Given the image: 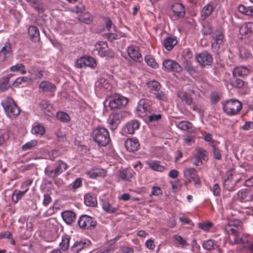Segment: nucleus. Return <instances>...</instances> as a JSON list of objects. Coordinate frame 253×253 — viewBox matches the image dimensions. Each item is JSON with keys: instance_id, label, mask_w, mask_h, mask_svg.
Listing matches in <instances>:
<instances>
[{"instance_id": "57", "label": "nucleus", "mask_w": 253, "mask_h": 253, "mask_svg": "<svg viewBox=\"0 0 253 253\" xmlns=\"http://www.w3.org/2000/svg\"><path fill=\"white\" fill-rule=\"evenodd\" d=\"M154 95L155 97L158 100L165 101L167 99V95L163 91L154 92Z\"/></svg>"}, {"instance_id": "52", "label": "nucleus", "mask_w": 253, "mask_h": 253, "mask_svg": "<svg viewBox=\"0 0 253 253\" xmlns=\"http://www.w3.org/2000/svg\"><path fill=\"white\" fill-rule=\"evenodd\" d=\"M33 79L27 77H22L17 78L14 82V84L16 86L21 84L23 82H32Z\"/></svg>"}, {"instance_id": "48", "label": "nucleus", "mask_w": 253, "mask_h": 253, "mask_svg": "<svg viewBox=\"0 0 253 253\" xmlns=\"http://www.w3.org/2000/svg\"><path fill=\"white\" fill-rule=\"evenodd\" d=\"M57 118L63 122H67L70 121V117L66 113L58 112L56 113Z\"/></svg>"}, {"instance_id": "31", "label": "nucleus", "mask_w": 253, "mask_h": 253, "mask_svg": "<svg viewBox=\"0 0 253 253\" xmlns=\"http://www.w3.org/2000/svg\"><path fill=\"white\" fill-rule=\"evenodd\" d=\"M214 7L211 3L206 5L201 11V18L203 20L206 19L210 16L213 11Z\"/></svg>"}, {"instance_id": "32", "label": "nucleus", "mask_w": 253, "mask_h": 253, "mask_svg": "<svg viewBox=\"0 0 253 253\" xmlns=\"http://www.w3.org/2000/svg\"><path fill=\"white\" fill-rule=\"evenodd\" d=\"M250 72V70L244 66H240L235 68L233 71V75L234 77H244L247 76Z\"/></svg>"}, {"instance_id": "60", "label": "nucleus", "mask_w": 253, "mask_h": 253, "mask_svg": "<svg viewBox=\"0 0 253 253\" xmlns=\"http://www.w3.org/2000/svg\"><path fill=\"white\" fill-rule=\"evenodd\" d=\"M73 11L74 12L77 13H83L85 11V7L84 5L82 4H80L78 5L75 6L73 9Z\"/></svg>"}, {"instance_id": "41", "label": "nucleus", "mask_w": 253, "mask_h": 253, "mask_svg": "<svg viewBox=\"0 0 253 253\" xmlns=\"http://www.w3.org/2000/svg\"><path fill=\"white\" fill-rule=\"evenodd\" d=\"M230 84L232 86L238 88H240L243 87L244 85V82L237 77H234V78L230 80Z\"/></svg>"}, {"instance_id": "13", "label": "nucleus", "mask_w": 253, "mask_h": 253, "mask_svg": "<svg viewBox=\"0 0 253 253\" xmlns=\"http://www.w3.org/2000/svg\"><path fill=\"white\" fill-rule=\"evenodd\" d=\"M184 175L189 181H194L196 188H198L197 186L201 184V181L197 177V171L195 169L191 168L185 169L184 170Z\"/></svg>"}, {"instance_id": "29", "label": "nucleus", "mask_w": 253, "mask_h": 253, "mask_svg": "<svg viewBox=\"0 0 253 253\" xmlns=\"http://www.w3.org/2000/svg\"><path fill=\"white\" fill-rule=\"evenodd\" d=\"M177 40L174 37H168L163 41V45L168 50H171L174 46L177 44Z\"/></svg>"}, {"instance_id": "62", "label": "nucleus", "mask_w": 253, "mask_h": 253, "mask_svg": "<svg viewBox=\"0 0 253 253\" xmlns=\"http://www.w3.org/2000/svg\"><path fill=\"white\" fill-rule=\"evenodd\" d=\"M185 69L191 76L195 75L196 73V69H195V68L191 64H187L186 65V66L185 67Z\"/></svg>"}, {"instance_id": "19", "label": "nucleus", "mask_w": 253, "mask_h": 253, "mask_svg": "<svg viewBox=\"0 0 253 253\" xmlns=\"http://www.w3.org/2000/svg\"><path fill=\"white\" fill-rule=\"evenodd\" d=\"M238 197L242 202H248L253 200V191H239Z\"/></svg>"}, {"instance_id": "43", "label": "nucleus", "mask_w": 253, "mask_h": 253, "mask_svg": "<svg viewBox=\"0 0 253 253\" xmlns=\"http://www.w3.org/2000/svg\"><path fill=\"white\" fill-rule=\"evenodd\" d=\"M25 66L22 63H18L14 66L10 67V70L12 72H20L22 74H25L26 73V71L25 70Z\"/></svg>"}, {"instance_id": "61", "label": "nucleus", "mask_w": 253, "mask_h": 253, "mask_svg": "<svg viewBox=\"0 0 253 253\" xmlns=\"http://www.w3.org/2000/svg\"><path fill=\"white\" fill-rule=\"evenodd\" d=\"M173 238L178 242L179 244L182 246H186L187 243L185 239H184L181 236L175 235L173 236Z\"/></svg>"}, {"instance_id": "56", "label": "nucleus", "mask_w": 253, "mask_h": 253, "mask_svg": "<svg viewBox=\"0 0 253 253\" xmlns=\"http://www.w3.org/2000/svg\"><path fill=\"white\" fill-rule=\"evenodd\" d=\"M21 187L25 190H29L30 188H34V184L33 183V180L28 179L24 181L21 186Z\"/></svg>"}, {"instance_id": "23", "label": "nucleus", "mask_w": 253, "mask_h": 253, "mask_svg": "<svg viewBox=\"0 0 253 253\" xmlns=\"http://www.w3.org/2000/svg\"><path fill=\"white\" fill-rule=\"evenodd\" d=\"M133 172L132 170L125 169H120L117 174L119 179L124 180H129L133 176Z\"/></svg>"}, {"instance_id": "58", "label": "nucleus", "mask_w": 253, "mask_h": 253, "mask_svg": "<svg viewBox=\"0 0 253 253\" xmlns=\"http://www.w3.org/2000/svg\"><path fill=\"white\" fill-rule=\"evenodd\" d=\"M162 118V115L160 114H155L151 113L148 116L149 121L150 122H157L160 120Z\"/></svg>"}, {"instance_id": "55", "label": "nucleus", "mask_w": 253, "mask_h": 253, "mask_svg": "<svg viewBox=\"0 0 253 253\" xmlns=\"http://www.w3.org/2000/svg\"><path fill=\"white\" fill-rule=\"evenodd\" d=\"M31 6L35 8L39 12H42L44 11L43 5L40 1L35 0Z\"/></svg>"}, {"instance_id": "35", "label": "nucleus", "mask_w": 253, "mask_h": 253, "mask_svg": "<svg viewBox=\"0 0 253 253\" xmlns=\"http://www.w3.org/2000/svg\"><path fill=\"white\" fill-rule=\"evenodd\" d=\"M147 86L149 88L150 92L153 91H159L161 87V85L159 82L153 80L147 83Z\"/></svg>"}, {"instance_id": "3", "label": "nucleus", "mask_w": 253, "mask_h": 253, "mask_svg": "<svg viewBox=\"0 0 253 253\" xmlns=\"http://www.w3.org/2000/svg\"><path fill=\"white\" fill-rule=\"evenodd\" d=\"M241 102L236 99L227 101L223 105V109L224 112L229 115H234L238 113L242 109Z\"/></svg>"}, {"instance_id": "34", "label": "nucleus", "mask_w": 253, "mask_h": 253, "mask_svg": "<svg viewBox=\"0 0 253 253\" xmlns=\"http://www.w3.org/2000/svg\"><path fill=\"white\" fill-rule=\"evenodd\" d=\"M96 85L101 88L105 89H109L111 85L108 81L104 78H100L96 83Z\"/></svg>"}, {"instance_id": "24", "label": "nucleus", "mask_w": 253, "mask_h": 253, "mask_svg": "<svg viewBox=\"0 0 253 253\" xmlns=\"http://www.w3.org/2000/svg\"><path fill=\"white\" fill-rule=\"evenodd\" d=\"M87 242L84 241H76L71 248V251L73 253H79L83 249L88 246Z\"/></svg>"}, {"instance_id": "40", "label": "nucleus", "mask_w": 253, "mask_h": 253, "mask_svg": "<svg viewBox=\"0 0 253 253\" xmlns=\"http://www.w3.org/2000/svg\"><path fill=\"white\" fill-rule=\"evenodd\" d=\"M203 247L205 250L210 251L216 249L218 246L214 244L212 240L210 239L203 243Z\"/></svg>"}, {"instance_id": "21", "label": "nucleus", "mask_w": 253, "mask_h": 253, "mask_svg": "<svg viewBox=\"0 0 253 253\" xmlns=\"http://www.w3.org/2000/svg\"><path fill=\"white\" fill-rule=\"evenodd\" d=\"M125 146L128 151L134 152L139 147V143L137 139H127L125 142Z\"/></svg>"}, {"instance_id": "6", "label": "nucleus", "mask_w": 253, "mask_h": 253, "mask_svg": "<svg viewBox=\"0 0 253 253\" xmlns=\"http://www.w3.org/2000/svg\"><path fill=\"white\" fill-rule=\"evenodd\" d=\"M54 169L50 170L46 168L44 170L45 174L51 178H54L62 173L68 168L67 164L61 160H58L55 163Z\"/></svg>"}, {"instance_id": "38", "label": "nucleus", "mask_w": 253, "mask_h": 253, "mask_svg": "<svg viewBox=\"0 0 253 253\" xmlns=\"http://www.w3.org/2000/svg\"><path fill=\"white\" fill-rule=\"evenodd\" d=\"M69 242L70 237L68 235H65L62 237V241L59 246L63 251H66L69 249Z\"/></svg>"}, {"instance_id": "36", "label": "nucleus", "mask_w": 253, "mask_h": 253, "mask_svg": "<svg viewBox=\"0 0 253 253\" xmlns=\"http://www.w3.org/2000/svg\"><path fill=\"white\" fill-rule=\"evenodd\" d=\"M93 18V16L88 12L84 13L82 16L78 17V19L80 21L86 24H90L92 22Z\"/></svg>"}, {"instance_id": "42", "label": "nucleus", "mask_w": 253, "mask_h": 253, "mask_svg": "<svg viewBox=\"0 0 253 253\" xmlns=\"http://www.w3.org/2000/svg\"><path fill=\"white\" fill-rule=\"evenodd\" d=\"M145 61L147 65L154 68H157L159 67L158 64L156 62L155 59L151 55H147L145 57Z\"/></svg>"}, {"instance_id": "15", "label": "nucleus", "mask_w": 253, "mask_h": 253, "mask_svg": "<svg viewBox=\"0 0 253 253\" xmlns=\"http://www.w3.org/2000/svg\"><path fill=\"white\" fill-rule=\"evenodd\" d=\"M239 32L242 39L250 37L253 32V23L252 22L244 23L240 27Z\"/></svg>"}, {"instance_id": "30", "label": "nucleus", "mask_w": 253, "mask_h": 253, "mask_svg": "<svg viewBox=\"0 0 253 253\" xmlns=\"http://www.w3.org/2000/svg\"><path fill=\"white\" fill-rule=\"evenodd\" d=\"M139 127V123L136 120H131L128 122L126 125V132L130 134L134 133L135 130Z\"/></svg>"}, {"instance_id": "2", "label": "nucleus", "mask_w": 253, "mask_h": 253, "mask_svg": "<svg viewBox=\"0 0 253 253\" xmlns=\"http://www.w3.org/2000/svg\"><path fill=\"white\" fill-rule=\"evenodd\" d=\"M1 104L9 118H15L21 112L20 108L12 98H5L1 101Z\"/></svg>"}, {"instance_id": "46", "label": "nucleus", "mask_w": 253, "mask_h": 253, "mask_svg": "<svg viewBox=\"0 0 253 253\" xmlns=\"http://www.w3.org/2000/svg\"><path fill=\"white\" fill-rule=\"evenodd\" d=\"M193 125L191 123L187 121H181L177 125L179 128L187 130L192 127Z\"/></svg>"}, {"instance_id": "9", "label": "nucleus", "mask_w": 253, "mask_h": 253, "mask_svg": "<svg viewBox=\"0 0 253 253\" xmlns=\"http://www.w3.org/2000/svg\"><path fill=\"white\" fill-rule=\"evenodd\" d=\"M178 97L181 99V101L185 102V103L188 106L193 105L191 108L195 111H199L201 109V106L193 103V98L191 95L188 94L186 92L178 91L177 92Z\"/></svg>"}, {"instance_id": "22", "label": "nucleus", "mask_w": 253, "mask_h": 253, "mask_svg": "<svg viewBox=\"0 0 253 253\" xmlns=\"http://www.w3.org/2000/svg\"><path fill=\"white\" fill-rule=\"evenodd\" d=\"M127 53L128 56L135 61L140 62L143 58L139 52L133 46H129L127 48Z\"/></svg>"}, {"instance_id": "12", "label": "nucleus", "mask_w": 253, "mask_h": 253, "mask_svg": "<svg viewBox=\"0 0 253 253\" xmlns=\"http://www.w3.org/2000/svg\"><path fill=\"white\" fill-rule=\"evenodd\" d=\"M163 65L165 69L171 72L180 73L182 71V67L178 63L171 59H166L163 61Z\"/></svg>"}, {"instance_id": "45", "label": "nucleus", "mask_w": 253, "mask_h": 253, "mask_svg": "<svg viewBox=\"0 0 253 253\" xmlns=\"http://www.w3.org/2000/svg\"><path fill=\"white\" fill-rule=\"evenodd\" d=\"M27 191H18L16 193V191H14V192L12 196V200L14 203H17L18 200L21 199L26 193Z\"/></svg>"}, {"instance_id": "18", "label": "nucleus", "mask_w": 253, "mask_h": 253, "mask_svg": "<svg viewBox=\"0 0 253 253\" xmlns=\"http://www.w3.org/2000/svg\"><path fill=\"white\" fill-rule=\"evenodd\" d=\"M173 16L178 18H181L185 15V8L180 3H175L171 7Z\"/></svg>"}, {"instance_id": "5", "label": "nucleus", "mask_w": 253, "mask_h": 253, "mask_svg": "<svg viewBox=\"0 0 253 253\" xmlns=\"http://www.w3.org/2000/svg\"><path fill=\"white\" fill-rule=\"evenodd\" d=\"M152 104V102L148 99H140L136 108L137 115L140 117H144L151 114Z\"/></svg>"}, {"instance_id": "59", "label": "nucleus", "mask_w": 253, "mask_h": 253, "mask_svg": "<svg viewBox=\"0 0 253 253\" xmlns=\"http://www.w3.org/2000/svg\"><path fill=\"white\" fill-rule=\"evenodd\" d=\"M211 226L212 223L210 221L199 223V227L205 231L208 230Z\"/></svg>"}, {"instance_id": "7", "label": "nucleus", "mask_w": 253, "mask_h": 253, "mask_svg": "<svg viewBox=\"0 0 253 253\" xmlns=\"http://www.w3.org/2000/svg\"><path fill=\"white\" fill-rule=\"evenodd\" d=\"M127 102L126 98L117 94L111 96L109 106L111 110L121 109L126 106Z\"/></svg>"}, {"instance_id": "8", "label": "nucleus", "mask_w": 253, "mask_h": 253, "mask_svg": "<svg viewBox=\"0 0 253 253\" xmlns=\"http://www.w3.org/2000/svg\"><path fill=\"white\" fill-rule=\"evenodd\" d=\"M78 224L81 228L91 229L97 225V222L94 219L87 215H82L78 220Z\"/></svg>"}, {"instance_id": "20", "label": "nucleus", "mask_w": 253, "mask_h": 253, "mask_svg": "<svg viewBox=\"0 0 253 253\" xmlns=\"http://www.w3.org/2000/svg\"><path fill=\"white\" fill-rule=\"evenodd\" d=\"M239 223L238 220H230L225 224L224 229L228 234H235L237 232V225Z\"/></svg>"}, {"instance_id": "11", "label": "nucleus", "mask_w": 253, "mask_h": 253, "mask_svg": "<svg viewBox=\"0 0 253 253\" xmlns=\"http://www.w3.org/2000/svg\"><path fill=\"white\" fill-rule=\"evenodd\" d=\"M196 59L203 67L211 65L213 60L211 55L207 51H203L197 55Z\"/></svg>"}, {"instance_id": "14", "label": "nucleus", "mask_w": 253, "mask_h": 253, "mask_svg": "<svg viewBox=\"0 0 253 253\" xmlns=\"http://www.w3.org/2000/svg\"><path fill=\"white\" fill-rule=\"evenodd\" d=\"M224 37V35L221 30L218 29L216 30L212 36L214 42L212 43V48L216 50H218L221 44L223 42Z\"/></svg>"}, {"instance_id": "63", "label": "nucleus", "mask_w": 253, "mask_h": 253, "mask_svg": "<svg viewBox=\"0 0 253 253\" xmlns=\"http://www.w3.org/2000/svg\"><path fill=\"white\" fill-rule=\"evenodd\" d=\"M206 153V151L203 148H200L197 150V155L196 156L200 159L205 160L207 157Z\"/></svg>"}, {"instance_id": "50", "label": "nucleus", "mask_w": 253, "mask_h": 253, "mask_svg": "<svg viewBox=\"0 0 253 253\" xmlns=\"http://www.w3.org/2000/svg\"><path fill=\"white\" fill-rule=\"evenodd\" d=\"M45 128L42 125H37L35 126L32 129V132L35 134L42 135L45 133Z\"/></svg>"}, {"instance_id": "64", "label": "nucleus", "mask_w": 253, "mask_h": 253, "mask_svg": "<svg viewBox=\"0 0 253 253\" xmlns=\"http://www.w3.org/2000/svg\"><path fill=\"white\" fill-rule=\"evenodd\" d=\"M115 32H110V33L108 34V39L110 41L112 42L114 40L120 38V36Z\"/></svg>"}, {"instance_id": "49", "label": "nucleus", "mask_w": 253, "mask_h": 253, "mask_svg": "<svg viewBox=\"0 0 253 253\" xmlns=\"http://www.w3.org/2000/svg\"><path fill=\"white\" fill-rule=\"evenodd\" d=\"M10 77L7 76L2 78V81L0 84V90L4 91L9 86L8 84Z\"/></svg>"}, {"instance_id": "4", "label": "nucleus", "mask_w": 253, "mask_h": 253, "mask_svg": "<svg viewBox=\"0 0 253 253\" xmlns=\"http://www.w3.org/2000/svg\"><path fill=\"white\" fill-rule=\"evenodd\" d=\"M127 115V112L122 111L111 113L107 120L109 128L112 130L116 129L122 120L126 117Z\"/></svg>"}, {"instance_id": "16", "label": "nucleus", "mask_w": 253, "mask_h": 253, "mask_svg": "<svg viewBox=\"0 0 253 253\" xmlns=\"http://www.w3.org/2000/svg\"><path fill=\"white\" fill-rule=\"evenodd\" d=\"M95 48L100 56L104 57L109 55V51L106 42H98L95 44Z\"/></svg>"}, {"instance_id": "17", "label": "nucleus", "mask_w": 253, "mask_h": 253, "mask_svg": "<svg viewBox=\"0 0 253 253\" xmlns=\"http://www.w3.org/2000/svg\"><path fill=\"white\" fill-rule=\"evenodd\" d=\"M12 54L11 45L6 42L0 51V62H4L7 58Z\"/></svg>"}, {"instance_id": "47", "label": "nucleus", "mask_w": 253, "mask_h": 253, "mask_svg": "<svg viewBox=\"0 0 253 253\" xmlns=\"http://www.w3.org/2000/svg\"><path fill=\"white\" fill-rule=\"evenodd\" d=\"M105 21L106 27L109 32H116V27L109 17H106Z\"/></svg>"}, {"instance_id": "44", "label": "nucleus", "mask_w": 253, "mask_h": 253, "mask_svg": "<svg viewBox=\"0 0 253 253\" xmlns=\"http://www.w3.org/2000/svg\"><path fill=\"white\" fill-rule=\"evenodd\" d=\"M217 144H212L211 149L213 155V157L217 160H221L222 156L220 150L217 147Z\"/></svg>"}, {"instance_id": "28", "label": "nucleus", "mask_w": 253, "mask_h": 253, "mask_svg": "<svg viewBox=\"0 0 253 253\" xmlns=\"http://www.w3.org/2000/svg\"><path fill=\"white\" fill-rule=\"evenodd\" d=\"M28 33L30 39L33 42H39L40 40V33L38 28L31 26L28 29Z\"/></svg>"}, {"instance_id": "33", "label": "nucleus", "mask_w": 253, "mask_h": 253, "mask_svg": "<svg viewBox=\"0 0 253 253\" xmlns=\"http://www.w3.org/2000/svg\"><path fill=\"white\" fill-rule=\"evenodd\" d=\"M103 209L108 213H114L118 210L117 208L113 207L107 201L102 200Z\"/></svg>"}, {"instance_id": "27", "label": "nucleus", "mask_w": 253, "mask_h": 253, "mask_svg": "<svg viewBox=\"0 0 253 253\" xmlns=\"http://www.w3.org/2000/svg\"><path fill=\"white\" fill-rule=\"evenodd\" d=\"M84 202L87 206L95 207L97 204L96 197L94 194L89 193L84 196Z\"/></svg>"}, {"instance_id": "39", "label": "nucleus", "mask_w": 253, "mask_h": 253, "mask_svg": "<svg viewBox=\"0 0 253 253\" xmlns=\"http://www.w3.org/2000/svg\"><path fill=\"white\" fill-rule=\"evenodd\" d=\"M238 10L240 13L245 15L253 16V8L251 6L246 7L243 5H240L238 7Z\"/></svg>"}, {"instance_id": "1", "label": "nucleus", "mask_w": 253, "mask_h": 253, "mask_svg": "<svg viewBox=\"0 0 253 253\" xmlns=\"http://www.w3.org/2000/svg\"><path fill=\"white\" fill-rule=\"evenodd\" d=\"M92 137L100 147L107 146L110 141L109 132L107 128L103 127L94 129L92 132Z\"/></svg>"}, {"instance_id": "54", "label": "nucleus", "mask_w": 253, "mask_h": 253, "mask_svg": "<svg viewBox=\"0 0 253 253\" xmlns=\"http://www.w3.org/2000/svg\"><path fill=\"white\" fill-rule=\"evenodd\" d=\"M37 144V141L36 140H33L28 142L26 144H24L22 146V149L23 151H26L31 149L33 147L35 146Z\"/></svg>"}, {"instance_id": "10", "label": "nucleus", "mask_w": 253, "mask_h": 253, "mask_svg": "<svg viewBox=\"0 0 253 253\" xmlns=\"http://www.w3.org/2000/svg\"><path fill=\"white\" fill-rule=\"evenodd\" d=\"M96 65L95 60L90 56H83L78 59L76 63V66L79 68L85 67H89L94 68Z\"/></svg>"}, {"instance_id": "51", "label": "nucleus", "mask_w": 253, "mask_h": 253, "mask_svg": "<svg viewBox=\"0 0 253 253\" xmlns=\"http://www.w3.org/2000/svg\"><path fill=\"white\" fill-rule=\"evenodd\" d=\"M203 34L205 35H210L212 33V26L209 22L206 23L203 26Z\"/></svg>"}, {"instance_id": "25", "label": "nucleus", "mask_w": 253, "mask_h": 253, "mask_svg": "<svg viewBox=\"0 0 253 253\" xmlns=\"http://www.w3.org/2000/svg\"><path fill=\"white\" fill-rule=\"evenodd\" d=\"M61 216L63 220L68 224H72L76 219V214L71 211L62 212Z\"/></svg>"}, {"instance_id": "53", "label": "nucleus", "mask_w": 253, "mask_h": 253, "mask_svg": "<svg viewBox=\"0 0 253 253\" xmlns=\"http://www.w3.org/2000/svg\"><path fill=\"white\" fill-rule=\"evenodd\" d=\"M40 107L41 109L43 110H44V113L47 115L49 116L51 115V112L49 109V107L47 104V102L45 100H43L40 103Z\"/></svg>"}, {"instance_id": "26", "label": "nucleus", "mask_w": 253, "mask_h": 253, "mask_svg": "<svg viewBox=\"0 0 253 253\" xmlns=\"http://www.w3.org/2000/svg\"><path fill=\"white\" fill-rule=\"evenodd\" d=\"M39 88L43 92H53L56 87L54 84L48 81H42L39 84Z\"/></svg>"}, {"instance_id": "37", "label": "nucleus", "mask_w": 253, "mask_h": 253, "mask_svg": "<svg viewBox=\"0 0 253 253\" xmlns=\"http://www.w3.org/2000/svg\"><path fill=\"white\" fill-rule=\"evenodd\" d=\"M149 167L154 170L162 171L165 167L160 165V163L157 161H154L148 163Z\"/></svg>"}]
</instances>
